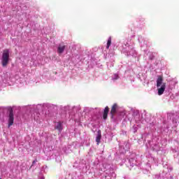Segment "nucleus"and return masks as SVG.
<instances>
[{
  "label": "nucleus",
  "instance_id": "nucleus-4",
  "mask_svg": "<svg viewBox=\"0 0 179 179\" xmlns=\"http://www.w3.org/2000/svg\"><path fill=\"white\" fill-rule=\"evenodd\" d=\"M166 90V83H163L160 88H158V94L159 96H162Z\"/></svg>",
  "mask_w": 179,
  "mask_h": 179
},
{
  "label": "nucleus",
  "instance_id": "nucleus-10",
  "mask_svg": "<svg viewBox=\"0 0 179 179\" xmlns=\"http://www.w3.org/2000/svg\"><path fill=\"white\" fill-rule=\"evenodd\" d=\"M110 45H111V37H109L107 42L106 48L108 50L110 48Z\"/></svg>",
  "mask_w": 179,
  "mask_h": 179
},
{
  "label": "nucleus",
  "instance_id": "nucleus-7",
  "mask_svg": "<svg viewBox=\"0 0 179 179\" xmlns=\"http://www.w3.org/2000/svg\"><path fill=\"white\" fill-rule=\"evenodd\" d=\"M100 141H101V130L97 131V136L96 138V145H100Z\"/></svg>",
  "mask_w": 179,
  "mask_h": 179
},
{
  "label": "nucleus",
  "instance_id": "nucleus-9",
  "mask_svg": "<svg viewBox=\"0 0 179 179\" xmlns=\"http://www.w3.org/2000/svg\"><path fill=\"white\" fill-rule=\"evenodd\" d=\"M55 129H58L59 132H61L63 129L62 123L59 122L57 125L55 126Z\"/></svg>",
  "mask_w": 179,
  "mask_h": 179
},
{
  "label": "nucleus",
  "instance_id": "nucleus-1",
  "mask_svg": "<svg viewBox=\"0 0 179 179\" xmlns=\"http://www.w3.org/2000/svg\"><path fill=\"white\" fill-rule=\"evenodd\" d=\"M1 64L3 66H6V65L9 64V50L8 49H5L3 51L1 56Z\"/></svg>",
  "mask_w": 179,
  "mask_h": 179
},
{
  "label": "nucleus",
  "instance_id": "nucleus-8",
  "mask_svg": "<svg viewBox=\"0 0 179 179\" xmlns=\"http://www.w3.org/2000/svg\"><path fill=\"white\" fill-rule=\"evenodd\" d=\"M65 48H66V45H59L57 48V52L59 54H62L64 51H65Z\"/></svg>",
  "mask_w": 179,
  "mask_h": 179
},
{
  "label": "nucleus",
  "instance_id": "nucleus-3",
  "mask_svg": "<svg viewBox=\"0 0 179 179\" xmlns=\"http://www.w3.org/2000/svg\"><path fill=\"white\" fill-rule=\"evenodd\" d=\"M118 110V104L114 103L110 110V118L113 119L114 118V115L117 114V110Z\"/></svg>",
  "mask_w": 179,
  "mask_h": 179
},
{
  "label": "nucleus",
  "instance_id": "nucleus-5",
  "mask_svg": "<svg viewBox=\"0 0 179 179\" xmlns=\"http://www.w3.org/2000/svg\"><path fill=\"white\" fill-rule=\"evenodd\" d=\"M110 111V108L108 106H106V108L103 110V119L107 120V117H108V112Z\"/></svg>",
  "mask_w": 179,
  "mask_h": 179
},
{
  "label": "nucleus",
  "instance_id": "nucleus-12",
  "mask_svg": "<svg viewBox=\"0 0 179 179\" xmlns=\"http://www.w3.org/2000/svg\"><path fill=\"white\" fill-rule=\"evenodd\" d=\"M0 179H2V178H0Z\"/></svg>",
  "mask_w": 179,
  "mask_h": 179
},
{
  "label": "nucleus",
  "instance_id": "nucleus-11",
  "mask_svg": "<svg viewBox=\"0 0 179 179\" xmlns=\"http://www.w3.org/2000/svg\"><path fill=\"white\" fill-rule=\"evenodd\" d=\"M36 162H37V159L34 160V161L32 162V166H33V164H34Z\"/></svg>",
  "mask_w": 179,
  "mask_h": 179
},
{
  "label": "nucleus",
  "instance_id": "nucleus-6",
  "mask_svg": "<svg viewBox=\"0 0 179 179\" xmlns=\"http://www.w3.org/2000/svg\"><path fill=\"white\" fill-rule=\"evenodd\" d=\"M163 83H163V77H162V76H159L157 80V87H160V86H162Z\"/></svg>",
  "mask_w": 179,
  "mask_h": 179
},
{
  "label": "nucleus",
  "instance_id": "nucleus-2",
  "mask_svg": "<svg viewBox=\"0 0 179 179\" xmlns=\"http://www.w3.org/2000/svg\"><path fill=\"white\" fill-rule=\"evenodd\" d=\"M15 122V115L13 114V109L12 108H8V127L10 128L13 125Z\"/></svg>",
  "mask_w": 179,
  "mask_h": 179
}]
</instances>
